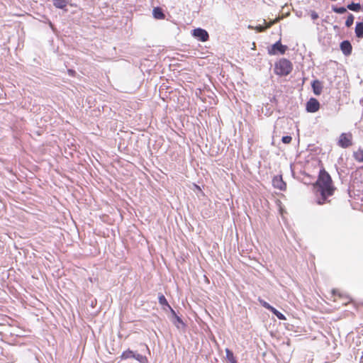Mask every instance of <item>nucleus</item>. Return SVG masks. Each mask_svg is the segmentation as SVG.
Returning a JSON list of instances; mask_svg holds the SVG:
<instances>
[{"mask_svg":"<svg viewBox=\"0 0 363 363\" xmlns=\"http://www.w3.org/2000/svg\"><path fill=\"white\" fill-rule=\"evenodd\" d=\"M171 320L177 329L184 328L186 326L179 315H175L174 318H171Z\"/></svg>","mask_w":363,"mask_h":363,"instance_id":"12","label":"nucleus"},{"mask_svg":"<svg viewBox=\"0 0 363 363\" xmlns=\"http://www.w3.org/2000/svg\"><path fill=\"white\" fill-rule=\"evenodd\" d=\"M272 185L275 189L281 191H285L286 189V184L283 180L281 175H276L273 177Z\"/></svg>","mask_w":363,"mask_h":363,"instance_id":"8","label":"nucleus"},{"mask_svg":"<svg viewBox=\"0 0 363 363\" xmlns=\"http://www.w3.org/2000/svg\"><path fill=\"white\" fill-rule=\"evenodd\" d=\"M67 73H68V74H69L70 77H75V76H76V74H77L76 71H75L74 69H69L67 70Z\"/></svg>","mask_w":363,"mask_h":363,"instance_id":"28","label":"nucleus"},{"mask_svg":"<svg viewBox=\"0 0 363 363\" xmlns=\"http://www.w3.org/2000/svg\"><path fill=\"white\" fill-rule=\"evenodd\" d=\"M347 9L354 12H359L362 9V5L360 3L351 2L347 5Z\"/></svg>","mask_w":363,"mask_h":363,"instance_id":"17","label":"nucleus"},{"mask_svg":"<svg viewBox=\"0 0 363 363\" xmlns=\"http://www.w3.org/2000/svg\"><path fill=\"white\" fill-rule=\"evenodd\" d=\"M337 145L342 148H347L352 145V135L350 133H342L339 137Z\"/></svg>","mask_w":363,"mask_h":363,"instance_id":"6","label":"nucleus"},{"mask_svg":"<svg viewBox=\"0 0 363 363\" xmlns=\"http://www.w3.org/2000/svg\"><path fill=\"white\" fill-rule=\"evenodd\" d=\"M353 157L356 161L363 162V149L359 148L357 151L354 152Z\"/></svg>","mask_w":363,"mask_h":363,"instance_id":"19","label":"nucleus"},{"mask_svg":"<svg viewBox=\"0 0 363 363\" xmlns=\"http://www.w3.org/2000/svg\"><path fill=\"white\" fill-rule=\"evenodd\" d=\"M332 294H333V296H340V297H342V294H340V292L339 291V290H338V289H333L332 290Z\"/></svg>","mask_w":363,"mask_h":363,"instance_id":"27","label":"nucleus"},{"mask_svg":"<svg viewBox=\"0 0 363 363\" xmlns=\"http://www.w3.org/2000/svg\"><path fill=\"white\" fill-rule=\"evenodd\" d=\"M311 18L312 20L315 21L318 18V14L315 11H311Z\"/></svg>","mask_w":363,"mask_h":363,"instance_id":"24","label":"nucleus"},{"mask_svg":"<svg viewBox=\"0 0 363 363\" xmlns=\"http://www.w3.org/2000/svg\"><path fill=\"white\" fill-rule=\"evenodd\" d=\"M354 16H353V14L350 13L347 17L346 21H345V26L348 27V28L352 26L354 23Z\"/></svg>","mask_w":363,"mask_h":363,"instance_id":"21","label":"nucleus"},{"mask_svg":"<svg viewBox=\"0 0 363 363\" xmlns=\"http://www.w3.org/2000/svg\"><path fill=\"white\" fill-rule=\"evenodd\" d=\"M313 189L318 205L321 206L330 202L329 197L334 194L336 187L333 184L331 176L323 167L320 169L318 179L313 184Z\"/></svg>","mask_w":363,"mask_h":363,"instance_id":"1","label":"nucleus"},{"mask_svg":"<svg viewBox=\"0 0 363 363\" xmlns=\"http://www.w3.org/2000/svg\"><path fill=\"white\" fill-rule=\"evenodd\" d=\"M311 88L315 96H320L323 91L322 82L318 79H314L311 82Z\"/></svg>","mask_w":363,"mask_h":363,"instance_id":"10","label":"nucleus"},{"mask_svg":"<svg viewBox=\"0 0 363 363\" xmlns=\"http://www.w3.org/2000/svg\"><path fill=\"white\" fill-rule=\"evenodd\" d=\"M167 310L169 311V312L171 313V318H174L175 317V315H178L177 314V313L175 312V311L171 307V306H169L168 308H167Z\"/></svg>","mask_w":363,"mask_h":363,"instance_id":"25","label":"nucleus"},{"mask_svg":"<svg viewBox=\"0 0 363 363\" xmlns=\"http://www.w3.org/2000/svg\"><path fill=\"white\" fill-rule=\"evenodd\" d=\"M355 35L358 38H363V21L362 22H356V26L354 28Z\"/></svg>","mask_w":363,"mask_h":363,"instance_id":"15","label":"nucleus"},{"mask_svg":"<svg viewBox=\"0 0 363 363\" xmlns=\"http://www.w3.org/2000/svg\"><path fill=\"white\" fill-rule=\"evenodd\" d=\"M269 311L274 315L279 320H286V316L281 313L279 311H278L276 308H274L273 306L269 310Z\"/></svg>","mask_w":363,"mask_h":363,"instance_id":"18","label":"nucleus"},{"mask_svg":"<svg viewBox=\"0 0 363 363\" xmlns=\"http://www.w3.org/2000/svg\"><path fill=\"white\" fill-rule=\"evenodd\" d=\"M281 18H276L272 22V23L269 26V27H270L272 25L279 22L280 21Z\"/></svg>","mask_w":363,"mask_h":363,"instance_id":"29","label":"nucleus"},{"mask_svg":"<svg viewBox=\"0 0 363 363\" xmlns=\"http://www.w3.org/2000/svg\"><path fill=\"white\" fill-rule=\"evenodd\" d=\"M122 360H135L139 363H147V359L145 354L139 352L138 350L128 349L123 351L121 355Z\"/></svg>","mask_w":363,"mask_h":363,"instance_id":"3","label":"nucleus"},{"mask_svg":"<svg viewBox=\"0 0 363 363\" xmlns=\"http://www.w3.org/2000/svg\"><path fill=\"white\" fill-rule=\"evenodd\" d=\"M52 1L53 6L55 8L67 11L66 7L68 4L67 0H52Z\"/></svg>","mask_w":363,"mask_h":363,"instance_id":"14","label":"nucleus"},{"mask_svg":"<svg viewBox=\"0 0 363 363\" xmlns=\"http://www.w3.org/2000/svg\"><path fill=\"white\" fill-rule=\"evenodd\" d=\"M340 49L345 56H350L352 52V45L349 40H344L340 43Z\"/></svg>","mask_w":363,"mask_h":363,"instance_id":"9","label":"nucleus"},{"mask_svg":"<svg viewBox=\"0 0 363 363\" xmlns=\"http://www.w3.org/2000/svg\"><path fill=\"white\" fill-rule=\"evenodd\" d=\"M270 101H271L272 103H274V102H277V99H276V97H275V96H272V97L270 99Z\"/></svg>","mask_w":363,"mask_h":363,"instance_id":"31","label":"nucleus"},{"mask_svg":"<svg viewBox=\"0 0 363 363\" xmlns=\"http://www.w3.org/2000/svg\"><path fill=\"white\" fill-rule=\"evenodd\" d=\"M158 303L161 305L164 311H167V308L170 306L163 294H158Z\"/></svg>","mask_w":363,"mask_h":363,"instance_id":"13","label":"nucleus"},{"mask_svg":"<svg viewBox=\"0 0 363 363\" xmlns=\"http://www.w3.org/2000/svg\"><path fill=\"white\" fill-rule=\"evenodd\" d=\"M194 186L195 190H197L201 195H204V193L199 185L194 183Z\"/></svg>","mask_w":363,"mask_h":363,"instance_id":"26","label":"nucleus"},{"mask_svg":"<svg viewBox=\"0 0 363 363\" xmlns=\"http://www.w3.org/2000/svg\"><path fill=\"white\" fill-rule=\"evenodd\" d=\"M191 35L201 42H206L209 39L208 33L201 28H196L191 30Z\"/></svg>","mask_w":363,"mask_h":363,"instance_id":"5","label":"nucleus"},{"mask_svg":"<svg viewBox=\"0 0 363 363\" xmlns=\"http://www.w3.org/2000/svg\"><path fill=\"white\" fill-rule=\"evenodd\" d=\"M258 301L259 303V304L264 307V308L267 309V310H270L271 308L272 307V305H270L268 302H267L266 301H264V299H262L261 297H259L258 298Z\"/></svg>","mask_w":363,"mask_h":363,"instance_id":"22","label":"nucleus"},{"mask_svg":"<svg viewBox=\"0 0 363 363\" xmlns=\"http://www.w3.org/2000/svg\"><path fill=\"white\" fill-rule=\"evenodd\" d=\"M292 140L291 135H284L281 138V142L284 144H289Z\"/></svg>","mask_w":363,"mask_h":363,"instance_id":"23","label":"nucleus"},{"mask_svg":"<svg viewBox=\"0 0 363 363\" xmlns=\"http://www.w3.org/2000/svg\"><path fill=\"white\" fill-rule=\"evenodd\" d=\"M333 29H334L335 30H339V27H338V26H337V25L333 26Z\"/></svg>","mask_w":363,"mask_h":363,"instance_id":"32","label":"nucleus"},{"mask_svg":"<svg viewBox=\"0 0 363 363\" xmlns=\"http://www.w3.org/2000/svg\"><path fill=\"white\" fill-rule=\"evenodd\" d=\"M152 16L155 19L162 20L165 18L163 9L160 6L154 7L152 9Z\"/></svg>","mask_w":363,"mask_h":363,"instance_id":"11","label":"nucleus"},{"mask_svg":"<svg viewBox=\"0 0 363 363\" xmlns=\"http://www.w3.org/2000/svg\"><path fill=\"white\" fill-rule=\"evenodd\" d=\"M293 69L291 62L286 58H281L274 63V72L279 77L289 75Z\"/></svg>","mask_w":363,"mask_h":363,"instance_id":"2","label":"nucleus"},{"mask_svg":"<svg viewBox=\"0 0 363 363\" xmlns=\"http://www.w3.org/2000/svg\"><path fill=\"white\" fill-rule=\"evenodd\" d=\"M143 350H148V347H147V345H144V346H143Z\"/></svg>","mask_w":363,"mask_h":363,"instance_id":"33","label":"nucleus"},{"mask_svg":"<svg viewBox=\"0 0 363 363\" xmlns=\"http://www.w3.org/2000/svg\"><path fill=\"white\" fill-rule=\"evenodd\" d=\"M288 46L281 43V39L267 47V53L269 55H284L288 50Z\"/></svg>","mask_w":363,"mask_h":363,"instance_id":"4","label":"nucleus"},{"mask_svg":"<svg viewBox=\"0 0 363 363\" xmlns=\"http://www.w3.org/2000/svg\"><path fill=\"white\" fill-rule=\"evenodd\" d=\"M331 9L333 12L338 14H343L346 13L347 10V6H337L336 5H333Z\"/></svg>","mask_w":363,"mask_h":363,"instance_id":"20","label":"nucleus"},{"mask_svg":"<svg viewBox=\"0 0 363 363\" xmlns=\"http://www.w3.org/2000/svg\"><path fill=\"white\" fill-rule=\"evenodd\" d=\"M203 279L205 282H206L207 284L210 283L209 279L206 275H203Z\"/></svg>","mask_w":363,"mask_h":363,"instance_id":"30","label":"nucleus"},{"mask_svg":"<svg viewBox=\"0 0 363 363\" xmlns=\"http://www.w3.org/2000/svg\"><path fill=\"white\" fill-rule=\"evenodd\" d=\"M320 107L319 101L314 97L310 98L306 104V110L308 113H315L320 109Z\"/></svg>","mask_w":363,"mask_h":363,"instance_id":"7","label":"nucleus"},{"mask_svg":"<svg viewBox=\"0 0 363 363\" xmlns=\"http://www.w3.org/2000/svg\"><path fill=\"white\" fill-rule=\"evenodd\" d=\"M225 357L228 360L229 363H238L233 351L228 348L225 349Z\"/></svg>","mask_w":363,"mask_h":363,"instance_id":"16","label":"nucleus"}]
</instances>
